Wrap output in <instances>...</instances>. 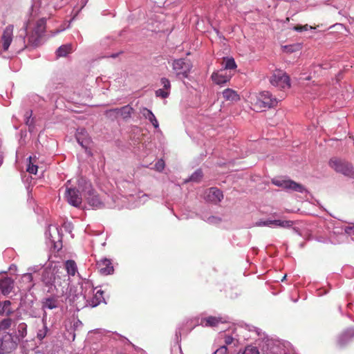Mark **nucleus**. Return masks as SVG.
I'll return each instance as SVG.
<instances>
[{
    "mask_svg": "<svg viewBox=\"0 0 354 354\" xmlns=\"http://www.w3.org/2000/svg\"><path fill=\"white\" fill-rule=\"evenodd\" d=\"M172 68L178 78H185L188 77L192 64L189 59L181 58L173 62Z\"/></svg>",
    "mask_w": 354,
    "mask_h": 354,
    "instance_id": "2",
    "label": "nucleus"
},
{
    "mask_svg": "<svg viewBox=\"0 0 354 354\" xmlns=\"http://www.w3.org/2000/svg\"><path fill=\"white\" fill-rule=\"evenodd\" d=\"M104 115L106 118L112 120H114L118 118V113H117L116 108L106 110L104 113Z\"/></svg>",
    "mask_w": 354,
    "mask_h": 354,
    "instance_id": "34",
    "label": "nucleus"
},
{
    "mask_svg": "<svg viewBox=\"0 0 354 354\" xmlns=\"http://www.w3.org/2000/svg\"><path fill=\"white\" fill-rule=\"evenodd\" d=\"M49 238L52 243H58L62 242V238L59 234V230L57 227H55V238L52 236V234H49Z\"/></svg>",
    "mask_w": 354,
    "mask_h": 354,
    "instance_id": "33",
    "label": "nucleus"
},
{
    "mask_svg": "<svg viewBox=\"0 0 354 354\" xmlns=\"http://www.w3.org/2000/svg\"><path fill=\"white\" fill-rule=\"evenodd\" d=\"M270 219L266 221H258L255 223L254 225L258 227L268 226L270 227Z\"/></svg>",
    "mask_w": 354,
    "mask_h": 354,
    "instance_id": "43",
    "label": "nucleus"
},
{
    "mask_svg": "<svg viewBox=\"0 0 354 354\" xmlns=\"http://www.w3.org/2000/svg\"><path fill=\"white\" fill-rule=\"evenodd\" d=\"M231 79V75L227 74V72L225 69H220L219 71L214 72L212 75V81L218 84L223 86L225 83L230 81Z\"/></svg>",
    "mask_w": 354,
    "mask_h": 354,
    "instance_id": "12",
    "label": "nucleus"
},
{
    "mask_svg": "<svg viewBox=\"0 0 354 354\" xmlns=\"http://www.w3.org/2000/svg\"><path fill=\"white\" fill-rule=\"evenodd\" d=\"M65 269L68 275L74 276L77 272V266L73 260H68L65 262Z\"/></svg>",
    "mask_w": 354,
    "mask_h": 354,
    "instance_id": "27",
    "label": "nucleus"
},
{
    "mask_svg": "<svg viewBox=\"0 0 354 354\" xmlns=\"http://www.w3.org/2000/svg\"><path fill=\"white\" fill-rule=\"evenodd\" d=\"M73 52V46L71 44L62 45L56 51L57 57H66Z\"/></svg>",
    "mask_w": 354,
    "mask_h": 354,
    "instance_id": "26",
    "label": "nucleus"
},
{
    "mask_svg": "<svg viewBox=\"0 0 354 354\" xmlns=\"http://www.w3.org/2000/svg\"><path fill=\"white\" fill-rule=\"evenodd\" d=\"M278 100L269 91H264L259 93L255 106L258 109H270L277 106Z\"/></svg>",
    "mask_w": 354,
    "mask_h": 354,
    "instance_id": "5",
    "label": "nucleus"
},
{
    "mask_svg": "<svg viewBox=\"0 0 354 354\" xmlns=\"http://www.w3.org/2000/svg\"><path fill=\"white\" fill-rule=\"evenodd\" d=\"M118 117H122L124 120H127L131 117L134 109L130 105H125L120 108H116Z\"/></svg>",
    "mask_w": 354,
    "mask_h": 354,
    "instance_id": "18",
    "label": "nucleus"
},
{
    "mask_svg": "<svg viewBox=\"0 0 354 354\" xmlns=\"http://www.w3.org/2000/svg\"><path fill=\"white\" fill-rule=\"evenodd\" d=\"M12 319L10 318L4 319L0 322V330H6L10 327Z\"/></svg>",
    "mask_w": 354,
    "mask_h": 354,
    "instance_id": "35",
    "label": "nucleus"
},
{
    "mask_svg": "<svg viewBox=\"0 0 354 354\" xmlns=\"http://www.w3.org/2000/svg\"><path fill=\"white\" fill-rule=\"evenodd\" d=\"M236 68V64L234 61V59L232 57H226L224 58L223 62V68L221 69H225V71L227 70L235 69Z\"/></svg>",
    "mask_w": 354,
    "mask_h": 354,
    "instance_id": "28",
    "label": "nucleus"
},
{
    "mask_svg": "<svg viewBox=\"0 0 354 354\" xmlns=\"http://www.w3.org/2000/svg\"><path fill=\"white\" fill-rule=\"evenodd\" d=\"M46 19L44 18L39 19L37 21L36 25L32 31H34L36 35H39L42 38V36L46 30Z\"/></svg>",
    "mask_w": 354,
    "mask_h": 354,
    "instance_id": "23",
    "label": "nucleus"
},
{
    "mask_svg": "<svg viewBox=\"0 0 354 354\" xmlns=\"http://www.w3.org/2000/svg\"><path fill=\"white\" fill-rule=\"evenodd\" d=\"M263 354H282V349L278 341L268 337L259 344Z\"/></svg>",
    "mask_w": 354,
    "mask_h": 354,
    "instance_id": "7",
    "label": "nucleus"
},
{
    "mask_svg": "<svg viewBox=\"0 0 354 354\" xmlns=\"http://www.w3.org/2000/svg\"><path fill=\"white\" fill-rule=\"evenodd\" d=\"M329 165L336 172L354 178V167L351 162L338 158H332L329 161Z\"/></svg>",
    "mask_w": 354,
    "mask_h": 354,
    "instance_id": "1",
    "label": "nucleus"
},
{
    "mask_svg": "<svg viewBox=\"0 0 354 354\" xmlns=\"http://www.w3.org/2000/svg\"><path fill=\"white\" fill-rule=\"evenodd\" d=\"M222 322L220 317L209 316L205 318H203L201 322V324L206 327H214L217 326L219 323Z\"/></svg>",
    "mask_w": 354,
    "mask_h": 354,
    "instance_id": "19",
    "label": "nucleus"
},
{
    "mask_svg": "<svg viewBox=\"0 0 354 354\" xmlns=\"http://www.w3.org/2000/svg\"><path fill=\"white\" fill-rule=\"evenodd\" d=\"M42 321L44 323L42 328L39 329V330L37 333V338L40 341L43 340L46 337L48 330V328L46 326V324L44 319H43Z\"/></svg>",
    "mask_w": 354,
    "mask_h": 354,
    "instance_id": "31",
    "label": "nucleus"
},
{
    "mask_svg": "<svg viewBox=\"0 0 354 354\" xmlns=\"http://www.w3.org/2000/svg\"><path fill=\"white\" fill-rule=\"evenodd\" d=\"M242 354H259V351L256 346H248L245 347Z\"/></svg>",
    "mask_w": 354,
    "mask_h": 354,
    "instance_id": "36",
    "label": "nucleus"
},
{
    "mask_svg": "<svg viewBox=\"0 0 354 354\" xmlns=\"http://www.w3.org/2000/svg\"><path fill=\"white\" fill-rule=\"evenodd\" d=\"M227 348L226 346H221L217 348L213 354H227Z\"/></svg>",
    "mask_w": 354,
    "mask_h": 354,
    "instance_id": "44",
    "label": "nucleus"
},
{
    "mask_svg": "<svg viewBox=\"0 0 354 354\" xmlns=\"http://www.w3.org/2000/svg\"><path fill=\"white\" fill-rule=\"evenodd\" d=\"M223 198L222 192L216 187H211L207 194V199L213 203H218Z\"/></svg>",
    "mask_w": 354,
    "mask_h": 354,
    "instance_id": "15",
    "label": "nucleus"
},
{
    "mask_svg": "<svg viewBox=\"0 0 354 354\" xmlns=\"http://www.w3.org/2000/svg\"><path fill=\"white\" fill-rule=\"evenodd\" d=\"M223 97L225 98L227 101H232V102H237L240 100L239 95L237 94L236 91L231 89V88H226L223 92Z\"/></svg>",
    "mask_w": 354,
    "mask_h": 354,
    "instance_id": "22",
    "label": "nucleus"
},
{
    "mask_svg": "<svg viewBox=\"0 0 354 354\" xmlns=\"http://www.w3.org/2000/svg\"><path fill=\"white\" fill-rule=\"evenodd\" d=\"M58 307V300L55 297H50L44 299L42 301V308L43 309H54Z\"/></svg>",
    "mask_w": 354,
    "mask_h": 354,
    "instance_id": "21",
    "label": "nucleus"
},
{
    "mask_svg": "<svg viewBox=\"0 0 354 354\" xmlns=\"http://www.w3.org/2000/svg\"><path fill=\"white\" fill-rule=\"evenodd\" d=\"M165 168V162L162 159L158 160L155 164V169L158 171H162Z\"/></svg>",
    "mask_w": 354,
    "mask_h": 354,
    "instance_id": "42",
    "label": "nucleus"
},
{
    "mask_svg": "<svg viewBox=\"0 0 354 354\" xmlns=\"http://www.w3.org/2000/svg\"><path fill=\"white\" fill-rule=\"evenodd\" d=\"M17 346V344L10 333H4L0 336V354L10 353Z\"/></svg>",
    "mask_w": 354,
    "mask_h": 354,
    "instance_id": "6",
    "label": "nucleus"
},
{
    "mask_svg": "<svg viewBox=\"0 0 354 354\" xmlns=\"http://www.w3.org/2000/svg\"><path fill=\"white\" fill-rule=\"evenodd\" d=\"M234 339L232 337V336H230V335H225V345L224 346H227V345H230L232 343H233Z\"/></svg>",
    "mask_w": 354,
    "mask_h": 354,
    "instance_id": "45",
    "label": "nucleus"
},
{
    "mask_svg": "<svg viewBox=\"0 0 354 354\" xmlns=\"http://www.w3.org/2000/svg\"><path fill=\"white\" fill-rule=\"evenodd\" d=\"M38 167L31 162V157H30V163L27 167V171L30 174H36L37 172Z\"/></svg>",
    "mask_w": 354,
    "mask_h": 354,
    "instance_id": "41",
    "label": "nucleus"
},
{
    "mask_svg": "<svg viewBox=\"0 0 354 354\" xmlns=\"http://www.w3.org/2000/svg\"><path fill=\"white\" fill-rule=\"evenodd\" d=\"M160 83H161V85L162 86V89H165V90L170 92L171 84H170V81L167 78L162 77L160 79Z\"/></svg>",
    "mask_w": 354,
    "mask_h": 354,
    "instance_id": "38",
    "label": "nucleus"
},
{
    "mask_svg": "<svg viewBox=\"0 0 354 354\" xmlns=\"http://www.w3.org/2000/svg\"><path fill=\"white\" fill-rule=\"evenodd\" d=\"M203 177V171L201 169H197L196 171H194L192 176L189 177V180H186V182L187 181H192V182H196V183H198L199 182L201 178Z\"/></svg>",
    "mask_w": 354,
    "mask_h": 354,
    "instance_id": "32",
    "label": "nucleus"
},
{
    "mask_svg": "<svg viewBox=\"0 0 354 354\" xmlns=\"http://www.w3.org/2000/svg\"><path fill=\"white\" fill-rule=\"evenodd\" d=\"M349 230L354 232V225L353 227H349Z\"/></svg>",
    "mask_w": 354,
    "mask_h": 354,
    "instance_id": "50",
    "label": "nucleus"
},
{
    "mask_svg": "<svg viewBox=\"0 0 354 354\" xmlns=\"http://www.w3.org/2000/svg\"><path fill=\"white\" fill-rule=\"evenodd\" d=\"M90 333H93V334H96V333H102V331L101 330H99V329H96V330H90Z\"/></svg>",
    "mask_w": 354,
    "mask_h": 354,
    "instance_id": "49",
    "label": "nucleus"
},
{
    "mask_svg": "<svg viewBox=\"0 0 354 354\" xmlns=\"http://www.w3.org/2000/svg\"><path fill=\"white\" fill-rule=\"evenodd\" d=\"M314 28H313L310 26H308V24H306L304 26H301V25L295 26L292 28V30L297 31V32H303V31H306L309 29H314Z\"/></svg>",
    "mask_w": 354,
    "mask_h": 354,
    "instance_id": "39",
    "label": "nucleus"
},
{
    "mask_svg": "<svg viewBox=\"0 0 354 354\" xmlns=\"http://www.w3.org/2000/svg\"><path fill=\"white\" fill-rule=\"evenodd\" d=\"M140 111L145 118L149 120L155 129H158L159 127L158 122L151 110L146 107H142Z\"/></svg>",
    "mask_w": 354,
    "mask_h": 354,
    "instance_id": "17",
    "label": "nucleus"
},
{
    "mask_svg": "<svg viewBox=\"0 0 354 354\" xmlns=\"http://www.w3.org/2000/svg\"><path fill=\"white\" fill-rule=\"evenodd\" d=\"M41 37L36 35L34 31H31L28 35V44H26L24 35L17 37L15 40V45L19 49L24 50L28 46H38L41 44Z\"/></svg>",
    "mask_w": 354,
    "mask_h": 354,
    "instance_id": "4",
    "label": "nucleus"
},
{
    "mask_svg": "<svg viewBox=\"0 0 354 354\" xmlns=\"http://www.w3.org/2000/svg\"><path fill=\"white\" fill-rule=\"evenodd\" d=\"M104 204L98 195L95 194L93 190L90 189V206L93 208H101Z\"/></svg>",
    "mask_w": 354,
    "mask_h": 354,
    "instance_id": "25",
    "label": "nucleus"
},
{
    "mask_svg": "<svg viewBox=\"0 0 354 354\" xmlns=\"http://www.w3.org/2000/svg\"><path fill=\"white\" fill-rule=\"evenodd\" d=\"M272 183L286 190H292L299 193L306 192V188L301 184L292 180L274 179L272 180Z\"/></svg>",
    "mask_w": 354,
    "mask_h": 354,
    "instance_id": "8",
    "label": "nucleus"
},
{
    "mask_svg": "<svg viewBox=\"0 0 354 354\" xmlns=\"http://www.w3.org/2000/svg\"><path fill=\"white\" fill-rule=\"evenodd\" d=\"M117 55H113L111 57H116Z\"/></svg>",
    "mask_w": 354,
    "mask_h": 354,
    "instance_id": "51",
    "label": "nucleus"
},
{
    "mask_svg": "<svg viewBox=\"0 0 354 354\" xmlns=\"http://www.w3.org/2000/svg\"><path fill=\"white\" fill-rule=\"evenodd\" d=\"M87 131L85 129H78L76 133V139L82 148L87 150L88 140L87 139Z\"/></svg>",
    "mask_w": 354,
    "mask_h": 354,
    "instance_id": "16",
    "label": "nucleus"
},
{
    "mask_svg": "<svg viewBox=\"0 0 354 354\" xmlns=\"http://www.w3.org/2000/svg\"><path fill=\"white\" fill-rule=\"evenodd\" d=\"M96 268L98 272L103 275L112 274L114 272L111 260L106 258L97 261Z\"/></svg>",
    "mask_w": 354,
    "mask_h": 354,
    "instance_id": "10",
    "label": "nucleus"
},
{
    "mask_svg": "<svg viewBox=\"0 0 354 354\" xmlns=\"http://www.w3.org/2000/svg\"><path fill=\"white\" fill-rule=\"evenodd\" d=\"M270 84L281 89L289 88L290 87V80L289 76L281 70L274 71L270 78Z\"/></svg>",
    "mask_w": 354,
    "mask_h": 354,
    "instance_id": "3",
    "label": "nucleus"
},
{
    "mask_svg": "<svg viewBox=\"0 0 354 354\" xmlns=\"http://www.w3.org/2000/svg\"><path fill=\"white\" fill-rule=\"evenodd\" d=\"M103 291L101 290L96 291L92 299L90 300V307H96L101 302H105V299L103 297Z\"/></svg>",
    "mask_w": 354,
    "mask_h": 354,
    "instance_id": "24",
    "label": "nucleus"
},
{
    "mask_svg": "<svg viewBox=\"0 0 354 354\" xmlns=\"http://www.w3.org/2000/svg\"><path fill=\"white\" fill-rule=\"evenodd\" d=\"M13 30V25H8L6 27L2 34L3 48L5 51L8 50L12 41Z\"/></svg>",
    "mask_w": 354,
    "mask_h": 354,
    "instance_id": "13",
    "label": "nucleus"
},
{
    "mask_svg": "<svg viewBox=\"0 0 354 354\" xmlns=\"http://www.w3.org/2000/svg\"><path fill=\"white\" fill-rule=\"evenodd\" d=\"M207 222L210 223H218L221 221V219L218 217H216V216H209L208 217L207 220Z\"/></svg>",
    "mask_w": 354,
    "mask_h": 354,
    "instance_id": "46",
    "label": "nucleus"
},
{
    "mask_svg": "<svg viewBox=\"0 0 354 354\" xmlns=\"http://www.w3.org/2000/svg\"><path fill=\"white\" fill-rule=\"evenodd\" d=\"M14 310L11 308V302L9 300L0 301V315L10 316L14 313Z\"/></svg>",
    "mask_w": 354,
    "mask_h": 354,
    "instance_id": "20",
    "label": "nucleus"
},
{
    "mask_svg": "<svg viewBox=\"0 0 354 354\" xmlns=\"http://www.w3.org/2000/svg\"><path fill=\"white\" fill-rule=\"evenodd\" d=\"M22 278L24 280H26L28 281H31L32 280V274H30V273H26V274H24Z\"/></svg>",
    "mask_w": 354,
    "mask_h": 354,
    "instance_id": "47",
    "label": "nucleus"
},
{
    "mask_svg": "<svg viewBox=\"0 0 354 354\" xmlns=\"http://www.w3.org/2000/svg\"><path fill=\"white\" fill-rule=\"evenodd\" d=\"M32 114V111H28L26 112L24 117H25V123L26 125H28L29 127H31L33 125V119H31V116Z\"/></svg>",
    "mask_w": 354,
    "mask_h": 354,
    "instance_id": "37",
    "label": "nucleus"
},
{
    "mask_svg": "<svg viewBox=\"0 0 354 354\" xmlns=\"http://www.w3.org/2000/svg\"><path fill=\"white\" fill-rule=\"evenodd\" d=\"M354 338V328H348L337 338V344L339 348L346 346Z\"/></svg>",
    "mask_w": 354,
    "mask_h": 354,
    "instance_id": "11",
    "label": "nucleus"
},
{
    "mask_svg": "<svg viewBox=\"0 0 354 354\" xmlns=\"http://www.w3.org/2000/svg\"><path fill=\"white\" fill-rule=\"evenodd\" d=\"M155 93L156 97H160L162 99L167 98L169 95V91L162 88L158 89Z\"/></svg>",
    "mask_w": 354,
    "mask_h": 354,
    "instance_id": "40",
    "label": "nucleus"
},
{
    "mask_svg": "<svg viewBox=\"0 0 354 354\" xmlns=\"http://www.w3.org/2000/svg\"><path fill=\"white\" fill-rule=\"evenodd\" d=\"M13 288V280L8 277L0 279V290L4 295H8Z\"/></svg>",
    "mask_w": 354,
    "mask_h": 354,
    "instance_id": "14",
    "label": "nucleus"
},
{
    "mask_svg": "<svg viewBox=\"0 0 354 354\" xmlns=\"http://www.w3.org/2000/svg\"><path fill=\"white\" fill-rule=\"evenodd\" d=\"M270 226L274 225L283 228L290 227L292 225V221H291L270 220Z\"/></svg>",
    "mask_w": 354,
    "mask_h": 354,
    "instance_id": "30",
    "label": "nucleus"
},
{
    "mask_svg": "<svg viewBox=\"0 0 354 354\" xmlns=\"http://www.w3.org/2000/svg\"><path fill=\"white\" fill-rule=\"evenodd\" d=\"M27 324L24 322H21L17 326V334L16 338L20 340L24 338L27 335Z\"/></svg>",
    "mask_w": 354,
    "mask_h": 354,
    "instance_id": "29",
    "label": "nucleus"
},
{
    "mask_svg": "<svg viewBox=\"0 0 354 354\" xmlns=\"http://www.w3.org/2000/svg\"><path fill=\"white\" fill-rule=\"evenodd\" d=\"M64 198L73 206L79 207L82 203V196L78 190L66 186Z\"/></svg>",
    "mask_w": 354,
    "mask_h": 354,
    "instance_id": "9",
    "label": "nucleus"
},
{
    "mask_svg": "<svg viewBox=\"0 0 354 354\" xmlns=\"http://www.w3.org/2000/svg\"><path fill=\"white\" fill-rule=\"evenodd\" d=\"M183 334V331H182V328H178V330H176V337H178V336H181Z\"/></svg>",
    "mask_w": 354,
    "mask_h": 354,
    "instance_id": "48",
    "label": "nucleus"
}]
</instances>
